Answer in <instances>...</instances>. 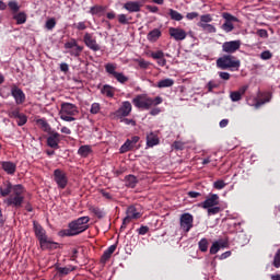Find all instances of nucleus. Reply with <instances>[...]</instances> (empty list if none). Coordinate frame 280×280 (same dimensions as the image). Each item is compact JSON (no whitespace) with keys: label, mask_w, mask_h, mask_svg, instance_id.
<instances>
[{"label":"nucleus","mask_w":280,"mask_h":280,"mask_svg":"<svg viewBox=\"0 0 280 280\" xmlns=\"http://www.w3.org/2000/svg\"><path fill=\"white\" fill-rule=\"evenodd\" d=\"M1 167L4 172H7L9 175H14L16 173V163L5 161L1 162Z\"/></svg>","instance_id":"6ab92c4d"},{"label":"nucleus","mask_w":280,"mask_h":280,"mask_svg":"<svg viewBox=\"0 0 280 280\" xmlns=\"http://www.w3.org/2000/svg\"><path fill=\"white\" fill-rule=\"evenodd\" d=\"M18 119V126H25L27 124V116L23 114H20Z\"/></svg>","instance_id":"864d4df0"},{"label":"nucleus","mask_w":280,"mask_h":280,"mask_svg":"<svg viewBox=\"0 0 280 280\" xmlns=\"http://www.w3.org/2000/svg\"><path fill=\"white\" fill-rule=\"evenodd\" d=\"M222 19H224L225 23H240V19L229 12H223Z\"/></svg>","instance_id":"c756f323"},{"label":"nucleus","mask_w":280,"mask_h":280,"mask_svg":"<svg viewBox=\"0 0 280 280\" xmlns=\"http://www.w3.org/2000/svg\"><path fill=\"white\" fill-rule=\"evenodd\" d=\"M24 194L25 187H23V185H14L13 192L7 199H4V205L7 207H13L14 209H21L25 200Z\"/></svg>","instance_id":"f03ea898"},{"label":"nucleus","mask_w":280,"mask_h":280,"mask_svg":"<svg viewBox=\"0 0 280 280\" xmlns=\"http://www.w3.org/2000/svg\"><path fill=\"white\" fill-rule=\"evenodd\" d=\"M211 21H213V18L211 16V14H205L200 16V21L198 22V25H207L209 23H211Z\"/></svg>","instance_id":"ea45409f"},{"label":"nucleus","mask_w":280,"mask_h":280,"mask_svg":"<svg viewBox=\"0 0 280 280\" xmlns=\"http://www.w3.org/2000/svg\"><path fill=\"white\" fill-rule=\"evenodd\" d=\"M60 115V119H62L63 121H75V117H73V115H68V114H59Z\"/></svg>","instance_id":"4d7b16f0"},{"label":"nucleus","mask_w":280,"mask_h":280,"mask_svg":"<svg viewBox=\"0 0 280 280\" xmlns=\"http://www.w3.org/2000/svg\"><path fill=\"white\" fill-rule=\"evenodd\" d=\"M116 70H117V65L115 63H106L105 65V71L106 73H108L109 75L115 77L116 75Z\"/></svg>","instance_id":"c9c22d12"},{"label":"nucleus","mask_w":280,"mask_h":280,"mask_svg":"<svg viewBox=\"0 0 280 280\" xmlns=\"http://www.w3.org/2000/svg\"><path fill=\"white\" fill-rule=\"evenodd\" d=\"M162 103L163 98L161 96L152 98L145 94H139L132 100L133 106H136V108H141L142 110H150L152 106H159V104Z\"/></svg>","instance_id":"7ed1b4c3"},{"label":"nucleus","mask_w":280,"mask_h":280,"mask_svg":"<svg viewBox=\"0 0 280 280\" xmlns=\"http://www.w3.org/2000/svg\"><path fill=\"white\" fill-rule=\"evenodd\" d=\"M168 34L172 38H174V40L177 42L185 40V38H187V32L180 27H171L168 30Z\"/></svg>","instance_id":"ddd939ff"},{"label":"nucleus","mask_w":280,"mask_h":280,"mask_svg":"<svg viewBox=\"0 0 280 280\" xmlns=\"http://www.w3.org/2000/svg\"><path fill=\"white\" fill-rule=\"evenodd\" d=\"M220 84H218L215 81H209L207 84L208 93H213V89H218Z\"/></svg>","instance_id":"8fccbe9b"},{"label":"nucleus","mask_w":280,"mask_h":280,"mask_svg":"<svg viewBox=\"0 0 280 280\" xmlns=\"http://www.w3.org/2000/svg\"><path fill=\"white\" fill-rule=\"evenodd\" d=\"M14 21H16L18 25H23L27 22V14L25 12H20L13 16Z\"/></svg>","instance_id":"c85d7f7f"},{"label":"nucleus","mask_w":280,"mask_h":280,"mask_svg":"<svg viewBox=\"0 0 280 280\" xmlns=\"http://www.w3.org/2000/svg\"><path fill=\"white\" fill-rule=\"evenodd\" d=\"M160 140H159V135L155 132H150L147 135V145L148 148H154V145H159Z\"/></svg>","instance_id":"aec40b11"},{"label":"nucleus","mask_w":280,"mask_h":280,"mask_svg":"<svg viewBox=\"0 0 280 280\" xmlns=\"http://www.w3.org/2000/svg\"><path fill=\"white\" fill-rule=\"evenodd\" d=\"M59 114L63 115H75L78 114V106L72 103H62Z\"/></svg>","instance_id":"dca6fc26"},{"label":"nucleus","mask_w":280,"mask_h":280,"mask_svg":"<svg viewBox=\"0 0 280 280\" xmlns=\"http://www.w3.org/2000/svg\"><path fill=\"white\" fill-rule=\"evenodd\" d=\"M74 27L79 30V32H82L86 30V23L85 22H79L78 24H74Z\"/></svg>","instance_id":"0e129e2a"},{"label":"nucleus","mask_w":280,"mask_h":280,"mask_svg":"<svg viewBox=\"0 0 280 280\" xmlns=\"http://www.w3.org/2000/svg\"><path fill=\"white\" fill-rule=\"evenodd\" d=\"M198 27H201L203 32H207L208 34H215L217 30L213 24H198Z\"/></svg>","instance_id":"72a5a7b5"},{"label":"nucleus","mask_w":280,"mask_h":280,"mask_svg":"<svg viewBox=\"0 0 280 280\" xmlns=\"http://www.w3.org/2000/svg\"><path fill=\"white\" fill-rule=\"evenodd\" d=\"M218 205H220V196L212 194L200 203V207H202V209H209L211 207H218Z\"/></svg>","instance_id":"2eb2a0df"},{"label":"nucleus","mask_w":280,"mask_h":280,"mask_svg":"<svg viewBox=\"0 0 280 280\" xmlns=\"http://www.w3.org/2000/svg\"><path fill=\"white\" fill-rule=\"evenodd\" d=\"M9 194H14V186L9 180L4 182L0 187V195L2 198H7Z\"/></svg>","instance_id":"a211bd4d"},{"label":"nucleus","mask_w":280,"mask_h":280,"mask_svg":"<svg viewBox=\"0 0 280 280\" xmlns=\"http://www.w3.org/2000/svg\"><path fill=\"white\" fill-rule=\"evenodd\" d=\"M59 275H69V272H73V270H77L75 266H69V267H57L56 268Z\"/></svg>","instance_id":"f704fd0d"},{"label":"nucleus","mask_w":280,"mask_h":280,"mask_svg":"<svg viewBox=\"0 0 280 280\" xmlns=\"http://www.w3.org/2000/svg\"><path fill=\"white\" fill-rule=\"evenodd\" d=\"M241 47H242L241 40L224 42L222 44V51L223 54H226V56H231L232 54H235V51H238Z\"/></svg>","instance_id":"1a4fd4ad"},{"label":"nucleus","mask_w":280,"mask_h":280,"mask_svg":"<svg viewBox=\"0 0 280 280\" xmlns=\"http://www.w3.org/2000/svg\"><path fill=\"white\" fill-rule=\"evenodd\" d=\"M83 43L92 51H100V49H102V47H100V44H97V40L93 38V35L91 33L84 34Z\"/></svg>","instance_id":"9b49d317"},{"label":"nucleus","mask_w":280,"mask_h":280,"mask_svg":"<svg viewBox=\"0 0 280 280\" xmlns=\"http://www.w3.org/2000/svg\"><path fill=\"white\" fill-rule=\"evenodd\" d=\"M213 187L214 189H224L226 187V183H224L222 179H219L213 183Z\"/></svg>","instance_id":"3c124183"},{"label":"nucleus","mask_w":280,"mask_h":280,"mask_svg":"<svg viewBox=\"0 0 280 280\" xmlns=\"http://www.w3.org/2000/svg\"><path fill=\"white\" fill-rule=\"evenodd\" d=\"M221 28L223 30V32H226L229 34L230 32H233V30H235V25H233V22H224Z\"/></svg>","instance_id":"a19ab883"},{"label":"nucleus","mask_w":280,"mask_h":280,"mask_svg":"<svg viewBox=\"0 0 280 280\" xmlns=\"http://www.w3.org/2000/svg\"><path fill=\"white\" fill-rule=\"evenodd\" d=\"M60 141H62V136L52 131L47 138V145L48 148H52V150H58L60 148Z\"/></svg>","instance_id":"9d476101"},{"label":"nucleus","mask_w":280,"mask_h":280,"mask_svg":"<svg viewBox=\"0 0 280 280\" xmlns=\"http://www.w3.org/2000/svg\"><path fill=\"white\" fill-rule=\"evenodd\" d=\"M158 89H170V86H174V79H163L158 82Z\"/></svg>","instance_id":"a878e982"},{"label":"nucleus","mask_w":280,"mask_h":280,"mask_svg":"<svg viewBox=\"0 0 280 280\" xmlns=\"http://www.w3.org/2000/svg\"><path fill=\"white\" fill-rule=\"evenodd\" d=\"M20 115L21 112L19 110V108H13L9 112V117H13L14 119H18Z\"/></svg>","instance_id":"bf43d9fd"},{"label":"nucleus","mask_w":280,"mask_h":280,"mask_svg":"<svg viewBox=\"0 0 280 280\" xmlns=\"http://www.w3.org/2000/svg\"><path fill=\"white\" fill-rule=\"evenodd\" d=\"M220 248H226V242L217 241L210 247V255H217Z\"/></svg>","instance_id":"b1692460"},{"label":"nucleus","mask_w":280,"mask_h":280,"mask_svg":"<svg viewBox=\"0 0 280 280\" xmlns=\"http://www.w3.org/2000/svg\"><path fill=\"white\" fill-rule=\"evenodd\" d=\"M89 211H91V213H94V215H96V218H98L100 220H102V218H104V211H102V209H100L95 206H91L89 208Z\"/></svg>","instance_id":"e433bc0d"},{"label":"nucleus","mask_w":280,"mask_h":280,"mask_svg":"<svg viewBox=\"0 0 280 280\" xmlns=\"http://www.w3.org/2000/svg\"><path fill=\"white\" fill-rule=\"evenodd\" d=\"M141 2L138 1H128L124 4V9L127 10V12H141Z\"/></svg>","instance_id":"f3484780"},{"label":"nucleus","mask_w":280,"mask_h":280,"mask_svg":"<svg viewBox=\"0 0 280 280\" xmlns=\"http://www.w3.org/2000/svg\"><path fill=\"white\" fill-rule=\"evenodd\" d=\"M199 250H201V253H207V250H209V241L207 238H201L199 241Z\"/></svg>","instance_id":"4c0bfd02"},{"label":"nucleus","mask_w":280,"mask_h":280,"mask_svg":"<svg viewBox=\"0 0 280 280\" xmlns=\"http://www.w3.org/2000/svg\"><path fill=\"white\" fill-rule=\"evenodd\" d=\"M151 58H153V60H160L161 58H165V52H163V50L151 52Z\"/></svg>","instance_id":"49530a36"},{"label":"nucleus","mask_w":280,"mask_h":280,"mask_svg":"<svg viewBox=\"0 0 280 280\" xmlns=\"http://www.w3.org/2000/svg\"><path fill=\"white\" fill-rule=\"evenodd\" d=\"M91 152H92L91 145H82L78 150V154H80V156H83L84 159H86V156H89Z\"/></svg>","instance_id":"473e14b6"},{"label":"nucleus","mask_w":280,"mask_h":280,"mask_svg":"<svg viewBox=\"0 0 280 280\" xmlns=\"http://www.w3.org/2000/svg\"><path fill=\"white\" fill-rule=\"evenodd\" d=\"M162 36V32L159 28H154L148 33L147 39L149 43H156Z\"/></svg>","instance_id":"4be33fe9"},{"label":"nucleus","mask_w":280,"mask_h":280,"mask_svg":"<svg viewBox=\"0 0 280 280\" xmlns=\"http://www.w3.org/2000/svg\"><path fill=\"white\" fill-rule=\"evenodd\" d=\"M132 113V104L129 101L122 102V105L116 110L115 115L119 119L128 117Z\"/></svg>","instance_id":"f8f14e48"},{"label":"nucleus","mask_w":280,"mask_h":280,"mask_svg":"<svg viewBox=\"0 0 280 280\" xmlns=\"http://www.w3.org/2000/svg\"><path fill=\"white\" fill-rule=\"evenodd\" d=\"M208 209V215H218L222 211V209L218 206H213L211 208H206Z\"/></svg>","instance_id":"c03bdc74"},{"label":"nucleus","mask_w":280,"mask_h":280,"mask_svg":"<svg viewBox=\"0 0 280 280\" xmlns=\"http://www.w3.org/2000/svg\"><path fill=\"white\" fill-rule=\"evenodd\" d=\"M65 49H70V56H74V58H79V56L84 51V46L78 45V40L72 38L71 40L65 44Z\"/></svg>","instance_id":"6e6552de"},{"label":"nucleus","mask_w":280,"mask_h":280,"mask_svg":"<svg viewBox=\"0 0 280 280\" xmlns=\"http://www.w3.org/2000/svg\"><path fill=\"white\" fill-rule=\"evenodd\" d=\"M270 102V95H267L264 100H259L255 104V108H260V106H264V104H268Z\"/></svg>","instance_id":"09e8293b"},{"label":"nucleus","mask_w":280,"mask_h":280,"mask_svg":"<svg viewBox=\"0 0 280 280\" xmlns=\"http://www.w3.org/2000/svg\"><path fill=\"white\" fill-rule=\"evenodd\" d=\"M117 250V245L109 246L102 255L101 257V264H106L110 257H113V253Z\"/></svg>","instance_id":"412c9836"},{"label":"nucleus","mask_w":280,"mask_h":280,"mask_svg":"<svg viewBox=\"0 0 280 280\" xmlns=\"http://www.w3.org/2000/svg\"><path fill=\"white\" fill-rule=\"evenodd\" d=\"M186 19L188 21H194V19H198V12H190L186 14Z\"/></svg>","instance_id":"69168bd1"},{"label":"nucleus","mask_w":280,"mask_h":280,"mask_svg":"<svg viewBox=\"0 0 280 280\" xmlns=\"http://www.w3.org/2000/svg\"><path fill=\"white\" fill-rule=\"evenodd\" d=\"M138 183L139 180H137V176L135 175H128L126 177V187H130L131 189H135Z\"/></svg>","instance_id":"cd10ccee"},{"label":"nucleus","mask_w":280,"mask_h":280,"mask_svg":"<svg viewBox=\"0 0 280 280\" xmlns=\"http://www.w3.org/2000/svg\"><path fill=\"white\" fill-rule=\"evenodd\" d=\"M135 150V147L132 143H130V139H127L125 143L120 147L119 152L120 154H126V152H130Z\"/></svg>","instance_id":"bb28decb"},{"label":"nucleus","mask_w":280,"mask_h":280,"mask_svg":"<svg viewBox=\"0 0 280 280\" xmlns=\"http://www.w3.org/2000/svg\"><path fill=\"white\" fill-rule=\"evenodd\" d=\"M221 80H231V74L229 72H219Z\"/></svg>","instance_id":"774afa93"},{"label":"nucleus","mask_w":280,"mask_h":280,"mask_svg":"<svg viewBox=\"0 0 280 280\" xmlns=\"http://www.w3.org/2000/svg\"><path fill=\"white\" fill-rule=\"evenodd\" d=\"M45 27H46V30H49V31L54 30V27H56V19L52 18V19L47 20Z\"/></svg>","instance_id":"de8ad7c7"},{"label":"nucleus","mask_w":280,"mask_h":280,"mask_svg":"<svg viewBox=\"0 0 280 280\" xmlns=\"http://www.w3.org/2000/svg\"><path fill=\"white\" fill-rule=\"evenodd\" d=\"M89 222H91V218L89 217H81L71 221L68 224V229L59 232V237H73L80 235V233H84L89 229Z\"/></svg>","instance_id":"f257e3e1"},{"label":"nucleus","mask_w":280,"mask_h":280,"mask_svg":"<svg viewBox=\"0 0 280 280\" xmlns=\"http://www.w3.org/2000/svg\"><path fill=\"white\" fill-rule=\"evenodd\" d=\"M121 121H124L126 126H137V121L135 119L124 118Z\"/></svg>","instance_id":"338daca9"},{"label":"nucleus","mask_w":280,"mask_h":280,"mask_svg":"<svg viewBox=\"0 0 280 280\" xmlns=\"http://www.w3.org/2000/svg\"><path fill=\"white\" fill-rule=\"evenodd\" d=\"M114 78L120 84H126V82H128V77H126L122 72H117Z\"/></svg>","instance_id":"79ce46f5"},{"label":"nucleus","mask_w":280,"mask_h":280,"mask_svg":"<svg viewBox=\"0 0 280 280\" xmlns=\"http://www.w3.org/2000/svg\"><path fill=\"white\" fill-rule=\"evenodd\" d=\"M54 180L59 189H66L67 185H69V177H67V173L60 168H56L54 171Z\"/></svg>","instance_id":"423d86ee"},{"label":"nucleus","mask_w":280,"mask_h":280,"mask_svg":"<svg viewBox=\"0 0 280 280\" xmlns=\"http://www.w3.org/2000/svg\"><path fill=\"white\" fill-rule=\"evenodd\" d=\"M168 15L171 16L172 21H183L184 16L178 11L174 9L168 10Z\"/></svg>","instance_id":"2f4dec72"},{"label":"nucleus","mask_w":280,"mask_h":280,"mask_svg":"<svg viewBox=\"0 0 280 280\" xmlns=\"http://www.w3.org/2000/svg\"><path fill=\"white\" fill-rule=\"evenodd\" d=\"M37 124L44 132H49L51 130V126H49V122L45 118L37 119Z\"/></svg>","instance_id":"7c9ffc66"},{"label":"nucleus","mask_w":280,"mask_h":280,"mask_svg":"<svg viewBox=\"0 0 280 280\" xmlns=\"http://www.w3.org/2000/svg\"><path fill=\"white\" fill-rule=\"evenodd\" d=\"M102 95H106V97H115V88L105 84L101 90Z\"/></svg>","instance_id":"393cba45"},{"label":"nucleus","mask_w":280,"mask_h":280,"mask_svg":"<svg viewBox=\"0 0 280 280\" xmlns=\"http://www.w3.org/2000/svg\"><path fill=\"white\" fill-rule=\"evenodd\" d=\"M140 69H148L150 67V62L145 61L144 59H136Z\"/></svg>","instance_id":"603ef678"},{"label":"nucleus","mask_w":280,"mask_h":280,"mask_svg":"<svg viewBox=\"0 0 280 280\" xmlns=\"http://www.w3.org/2000/svg\"><path fill=\"white\" fill-rule=\"evenodd\" d=\"M126 215L130 217L131 220H139V218H141V212L137 211L135 206H129L126 210Z\"/></svg>","instance_id":"5701e85b"},{"label":"nucleus","mask_w":280,"mask_h":280,"mask_svg":"<svg viewBox=\"0 0 280 280\" xmlns=\"http://www.w3.org/2000/svg\"><path fill=\"white\" fill-rule=\"evenodd\" d=\"M9 9L11 10V12H13V14H16V12H19V10H21V5H19V2L11 0L8 3Z\"/></svg>","instance_id":"58836bf2"},{"label":"nucleus","mask_w":280,"mask_h":280,"mask_svg":"<svg viewBox=\"0 0 280 280\" xmlns=\"http://www.w3.org/2000/svg\"><path fill=\"white\" fill-rule=\"evenodd\" d=\"M173 150H185V143L182 141H175L172 144Z\"/></svg>","instance_id":"6e6d98bb"},{"label":"nucleus","mask_w":280,"mask_h":280,"mask_svg":"<svg viewBox=\"0 0 280 280\" xmlns=\"http://www.w3.org/2000/svg\"><path fill=\"white\" fill-rule=\"evenodd\" d=\"M33 226H34L35 235L42 248L48 249V250H54L58 248V243L52 242L47 237L45 229H43V226L38 222L34 221Z\"/></svg>","instance_id":"20e7f679"},{"label":"nucleus","mask_w":280,"mask_h":280,"mask_svg":"<svg viewBox=\"0 0 280 280\" xmlns=\"http://www.w3.org/2000/svg\"><path fill=\"white\" fill-rule=\"evenodd\" d=\"M11 95L15 100V104L21 105L25 103V93L21 88L13 85L11 89Z\"/></svg>","instance_id":"4468645a"},{"label":"nucleus","mask_w":280,"mask_h":280,"mask_svg":"<svg viewBox=\"0 0 280 280\" xmlns=\"http://www.w3.org/2000/svg\"><path fill=\"white\" fill-rule=\"evenodd\" d=\"M130 222H132V219L130 217H128V214H127L122 220L120 231H124V229H126V225L130 224Z\"/></svg>","instance_id":"680f3d73"},{"label":"nucleus","mask_w":280,"mask_h":280,"mask_svg":"<svg viewBox=\"0 0 280 280\" xmlns=\"http://www.w3.org/2000/svg\"><path fill=\"white\" fill-rule=\"evenodd\" d=\"M272 266L275 268H280V249H277V252H276V254L273 256Z\"/></svg>","instance_id":"37998d69"},{"label":"nucleus","mask_w":280,"mask_h":280,"mask_svg":"<svg viewBox=\"0 0 280 280\" xmlns=\"http://www.w3.org/2000/svg\"><path fill=\"white\" fill-rule=\"evenodd\" d=\"M100 110H102V106L100 105V103H93L90 109L91 115H97Z\"/></svg>","instance_id":"a18cd8bd"},{"label":"nucleus","mask_w":280,"mask_h":280,"mask_svg":"<svg viewBox=\"0 0 280 280\" xmlns=\"http://www.w3.org/2000/svg\"><path fill=\"white\" fill-rule=\"evenodd\" d=\"M230 100H232L233 102H240V100H242V96L237 91H234L230 93Z\"/></svg>","instance_id":"5fc2aeb1"},{"label":"nucleus","mask_w":280,"mask_h":280,"mask_svg":"<svg viewBox=\"0 0 280 280\" xmlns=\"http://www.w3.org/2000/svg\"><path fill=\"white\" fill-rule=\"evenodd\" d=\"M179 226L184 233H189L194 229V215L189 212L183 213L179 217Z\"/></svg>","instance_id":"0eeeda50"},{"label":"nucleus","mask_w":280,"mask_h":280,"mask_svg":"<svg viewBox=\"0 0 280 280\" xmlns=\"http://www.w3.org/2000/svg\"><path fill=\"white\" fill-rule=\"evenodd\" d=\"M242 62L237 57L233 55H223L217 59V67L218 69H221L222 71L235 69V71L240 70Z\"/></svg>","instance_id":"39448f33"},{"label":"nucleus","mask_w":280,"mask_h":280,"mask_svg":"<svg viewBox=\"0 0 280 280\" xmlns=\"http://www.w3.org/2000/svg\"><path fill=\"white\" fill-rule=\"evenodd\" d=\"M118 23H120V25H128V18L126 16V14H119L118 15Z\"/></svg>","instance_id":"052dcab7"},{"label":"nucleus","mask_w":280,"mask_h":280,"mask_svg":"<svg viewBox=\"0 0 280 280\" xmlns=\"http://www.w3.org/2000/svg\"><path fill=\"white\" fill-rule=\"evenodd\" d=\"M261 60H270L272 58V52L270 50H265L260 54Z\"/></svg>","instance_id":"13d9d810"},{"label":"nucleus","mask_w":280,"mask_h":280,"mask_svg":"<svg viewBox=\"0 0 280 280\" xmlns=\"http://www.w3.org/2000/svg\"><path fill=\"white\" fill-rule=\"evenodd\" d=\"M149 231H150V228H148L147 225H142L138 230V233H139V235H145Z\"/></svg>","instance_id":"e2e57ef3"}]
</instances>
